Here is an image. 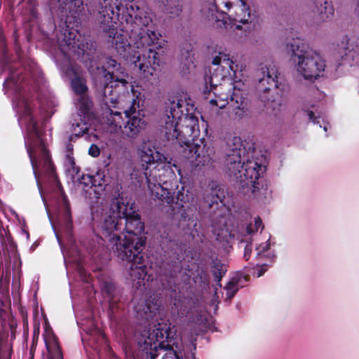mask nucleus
I'll use <instances>...</instances> for the list:
<instances>
[{
	"label": "nucleus",
	"mask_w": 359,
	"mask_h": 359,
	"mask_svg": "<svg viewBox=\"0 0 359 359\" xmlns=\"http://www.w3.org/2000/svg\"><path fill=\"white\" fill-rule=\"evenodd\" d=\"M43 339L48 359H63V355L59 346L57 339L52 329L47 324H46L44 328Z\"/></svg>",
	"instance_id": "nucleus-18"
},
{
	"label": "nucleus",
	"mask_w": 359,
	"mask_h": 359,
	"mask_svg": "<svg viewBox=\"0 0 359 359\" xmlns=\"http://www.w3.org/2000/svg\"><path fill=\"white\" fill-rule=\"evenodd\" d=\"M163 6V11L172 16L178 15L182 11V7L178 0H159Z\"/></svg>",
	"instance_id": "nucleus-23"
},
{
	"label": "nucleus",
	"mask_w": 359,
	"mask_h": 359,
	"mask_svg": "<svg viewBox=\"0 0 359 359\" xmlns=\"http://www.w3.org/2000/svg\"><path fill=\"white\" fill-rule=\"evenodd\" d=\"M229 146L225 159V167L229 175H233L242 187L252 189L255 196L265 201L271 197V191L266 186L259 187L258 182L265 171L263 158L249 160V153L246 151L241 139L234 137Z\"/></svg>",
	"instance_id": "nucleus-7"
},
{
	"label": "nucleus",
	"mask_w": 359,
	"mask_h": 359,
	"mask_svg": "<svg viewBox=\"0 0 359 359\" xmlns=\"http://www.w3.org/2000/svg\"><path fill=\"white\" fill-rule=\"evenodd\" d=\"M135 311H136L137 313H140V312H141V309L139 307V306H138V305L135 306Z\"/></svg>",
	"instance_id": "nucleus-40"
},
{
	"label": "nucleus",
	"mask_w": 359,
	"mask_h": 359,
	"mask_svg": "<svg viewBox=\"0 0 359 359\" xmlns=\"http://www.w3.org/2000/svg\"><path fill=\"white\" fill-rule=\"evenodd\" d=\"M169 320L161 319L159 322L142 332L138 339L139 344L151 357L155 356L161 349L166 351L162 359H177L175 351L169 344L172 338Z\"/></svg>",
	"instance_id": "nucleus-11"
},
{
	"label": "nucleus",
	"mask_w": 359,
	"mask_h": 359,
	"mask_svg": "<svg viewBox=\"0 0 359 359\" xmlns=\"http://www.w3.org/2000/svg\"><path fill=\"white\" fill-rule=\"evenodd\" d=\"M270 238L257 245L255 248L257 258H265L269 261H273L276 257V255L273 250L270 249Z\"/></svg>",
	"instance_id": "nucleus-22"
},
{
	"label": "nucleus",
	"mask_w": 359,
	"mask_h": 359,
	"mask_svg": "<svg viewBox=\"0 0 359 359\" xmlns=\"http://www.w3.org/2000/svg\"><path fill=\"white\" fill-rule=\"evenodd\" d=\"M100 226L102 236L111 245L116 255L130 264L128 276L133 287L143 292L151 287V275H148L144 257L142 253L145 245L144 223L135 208V203L127 197L119 195L110 205L101 204Z\"/></svg>",
	"instance_id": "nucleus-1"
},
{
	"label": "nucleus",
	"mask_w": 359,
	"mask_h": 359,
	"mask_svg": "<svg viewBox=\"0 0 359 359\" xmlns=\"http://www.w3.org/2000/svg\"><path fill=\"white\" fill-rule=\"evenodd\" d=\"M140 95L141 93L139 90L132 87L131 91L126 92L125 95L128 101L131 102L129 109L124 110L125 116L128 118L127 125L124 128L126 134L129 137H136L146 126L144 111L137 109L139 108Z\"/></svg>",
	"instance_id": "nucleus-13"
},
{
	"label": "nucleus",
	"mask_w": 359,
	"mask_h": 359,
	"mask_svg": "<svg viewBox=\"0 0 359 359\" xmlns=\"http://www.w3.org/2000/svg\"><path fill=\"white\" fill-rule=\"evenodd\" d=\"M316 93H317L318 94H319L320 97H323V95H322V93H320L318 90H316Z\"/></svg>",
	"instance_id": "nucleus-42"
},
{
	"label": "nucleus",
	"mask_w": 359,
	"mask_h": 359,
	"mask_svg": "<svg viewBox=\"0 0 359 359\" xmlns=\"http://www.w3.org/2000/svg\"><path fill=\"white\" fill-rule=\"evenodd\" d=\"M213 231L217 241H225L226 243H229V239L235 236L234 233L229 231V229H226V226L217 228V226H214Z\"/></svg>",
	"instance_id": "nucleus-26"
},
{
	"label": "nucleus",
	"mask_w": 359,
	"mask_h": 359,
	"mask_svg": "<svg viewBox=\"0 0 359 359\" xmlns=\"http://www.w3.org/2000/svg\"><path fill=\"white\" fill-rule=\"evenodd\" d=\"M77 268H78L79 272L81 273V275H82L83 271H82L81 267L79 264H78Z\"/></svg>",
	"instance_id": "nucleus-41"
},
{
	"label": "nucleus",
	"mask_w": 359,
	"mask_h": 359,
	"mask_svg": "<svg viewBox=\"0 0 359 359\" xmlns=\"http://www.w3.org/2000/svg\"><path fill=\"white\" fill-rule=\"evenodd\" d=\"M252 252V245H246L245 250H244V257L246 259V260H248L250 257V254Z\"/></svg>",
	"instance_id": "nucleus-37"
},
{
	"label": "nucleus",
	"mask_w": 359,
	"mask_h": 359,
	"mask_svg": "<svg viewBox=\"0 0 359 359\" xmlns=\"http://www.w3.org/2000/svg\"><path fill=\"white\" fill-rule=\"evenodd\" d=\"M64 205V212L62 218L58 219L57 226L52 224L53 230L55 231V236L57 237V241L60 248L62 249V252H64L62 244V238L63 236L69 237L71 234V231L72 228V219H71V214L69 206L66 201V199L63 200ZM64 254L65 262L67 264V262H71L72 259L70 258H67V255Z\"/></svg>",
	"instance_id": "nucleus-17"
},
{
	"label": "nucleus",
	"mask_w": 359,
	"mask_h": 359,
	"mask_svg": "<svg viewBox=\"0 0 359 359\" xmlns=\"http://www.w3.org/2000/svg\"><path fill=\"white\" fill-rule=\"evenodd\" d=\"M78 324L85 332V334L82 335V341L84 344L95 349L100 344L104 341V335L95 324L93 317L88 316L81 318Z\"/></svg>",
	"instance_id": "nucleus-16"
},
{
	"label": "nucleus",
	"mask_w": 359,
	"mask_h": 359,
	"mask_svg": "<svg viewBox=\"0 0 359 359\" xmlns=\"http://www.w3.org/2000/svg\"><path fill=\"white\" fill-rule=\"evenodd\" d=\"M267 270V264L266 263L262 264L260 265L257 264V266L254 269V275L256 277L262 276Z\"/></svg>",
	"instance_id": "nucleus-33"
},
{
	"label": "nucleus",
	"mask_w": 359,
	"mask_h": 359,
	"mask_svg": "<svg viewBox=\"0 0 359 359\" xmlns=\"http://www.w3.org/2000/svg\"><path fill=\"white\" fill-rule=\"evenodd\" d=\"M100 154V148L95 144H91L88 149V154L92 157H97Z\"/></svg>",
	"instance_id": "nucleus-34"
},
{
	"label": "nucleus",
	"mask_w": 359,
	"mask_h": 359,
	"mask_svg": "<svg viewBox=\"0 0 359 359\" xmlns=\"http://www.w3.org/2000/svg\"><path fill=\"white\" fill-rule=\"evenodd\" d=\"M104 116L107 118L106 124L109 133H118L121 130L123 119L120 111H113L108 107L104 112Z\"/></svg>",
	"instance_id": "nucleus-20"
},
{
	"label": "nucleus",
	"mask_w": 359,
	"mask_h": 359,
	"mask_svg": "<svg viewBox=\"0 0 359 359\" xmlns=\"http://www.w3.org/2000/svg\"><path fill=\"white\" fill-rule=\"evenodd\" d=\"M334 14V7L331 3L325 1L324 6L320 11L321 18L323 20L329 19Z\"/></svg>",
	"instance_id": "nucleus-31"
},
{
	"label": "nucleus",
	"mask_w": 359,
	"mask_h": 359,
	"mask_svg": "<svg viewBox=\"0 0 359 359\" xmlns=\"http://www.w3.org/2000/svg\"><path fill=\"white\" fill-rule=\"evenodd\" d=\"M138 154L143 175L137 176L135 171H133L131 176L138 181L143 177L147 180L148 190L154 200L168 204L175 203L181 207L193 201V193L188 189L185 190L184 186L178 190L176 196H173V191L178 187V180L172 167L182 177L181 170L175 164L172 165L168 161L167 158L158 150L154 142H143L138 148Z\"/></svg>",
	"instance_id": "nucleus-5"
},
{
	"label": "nucleus",
	"mask_w": 359,
	"mask_h": 359,
	"mask_svg": "<svg viewBox=\"0 0 359 359\" xmlns=\"http://www.w3.org/2000/svg\"><path fill=\"white\" fill-rule=\"evenodd\" d=\"M221 219H222V220L219 221V223H222L223 222V220L224 219L223 217Z\"/></svg>",
	"instance_id": "nucleus-44"
},
{
	"label": "nucleus",
	"mask_w": 359,
	"mask_h": 359,
	"mask_svg": "<svg viewBox=\"0 0 359 359\" xmlns=\"http://www.w3.org/2000/svg\"><path fill=\"white\" fill-rule=\"evenodd\" d=\"M211 203H210V208H212L214 204L218 207L225 206V198L224 191L219 189H212L211 191Z\"/></svg>",
	"instance_id": "nucleus-25"
},
{
	"label": "nucleus",
	"mask_w": 359,
	"mask_h": 359,
	"mask_svg": "<svg viewBox=\"0 0 359 359\" xmlns=\"http://www.w3.org/2000/svg\"><path fill=\"white\" fill-rule=\"evenodd\" d=\"M4 68L9 70V76L4 83L5 93L11 97L19 124L25 130V146L38 188L41 194L42 183L57 182L55 168L33 111L34 103L30 96L28 81L25 76H22V71L13 70L7 61L2 67L0 66V74L3 73Z\"/></svg>",
	"instance_id": "nucleus-3"
},
{
	"label": "nucleus",
	"mask_w": 359,
	"mask_h": 359,
	"mask_svg": "<svg viewBox=\"0 0 359 359\" xmlns=\"http://www.w3.org/2000/svg\"><path fill=\"white\" fill-rule=\"evenodd\" d=\"M323 127L324 130L326 132V131H327L328 128H330V124L328 123H325Z\"/></svg>",
	"instance_id": "nucleus-39"
},
{
	"label": "nucleus",
	"mask_w": 359,
	"mask_h": 359,
	"mask_svg": "<svg viewBox=\"0 0 359 359\" xmlns=\"http://www.w3.org/2000/svg\"><path fill=\"white\" fill-rule=\"evenodd\" d=\"M212 65L216 68L211 74L209 81L210 92L214 97L210 98L209 102L212 107L219 109L224 108L229 104L232 112L239 118H243L247 113V102H245L246 84L241 77L243 74L236 73L237 65L229 55L222 48L212 55Z\"/></svg>",
	"instance_id": "nucleus-6"
},
{
	"label": "nucleus",
	"mask_w": 359,
	"mask_h": 359,
	"mask_svg": "<svg viewBox=\"0 0 359 359\" xmlns=\"http://www.w3.org/2000/svg\"><path fill=\"white\" fill-rule=\"evenodd\" d=\"M81 38L78 30L73 28L65 29L58 36L60 54L56 57V62L62 75L71 80L72 88L76 94V109L86 114L91 108L92 102L86 94L88 88L79 69L70 60V53H75L76 48L83 50V44L80 41Z\"/></svg>",
	"instance_id": "nucleus-8"
},
{
	"label": "nucleus",
	"mask_w": 359,
	"mask_h": 359,
	"mask_svg": "<svg viewBox=\"0 0 359 359\" xmlns=\"http://www.w3.org/2000/svg\"><path fill=\"white\" fill-rule=\"evenodd\" d=\"M241 287L243 285L240 283V280L237 277L232 278L224 287L225 300H231Z\"/></svg>",
	"instance_id": "nucleus-24"
},
{
	"label": "nucleus",
	"mask_w": 359,
	"mask_h": 359,
	"mask_svg": "<svg viewBox=\"0 0 359 359\" xmlns=\"http://www.w3.org/2000/svg\"><path fill=\"white\" fill-rule=\"evenodd\" d=\"M76 2H75V6L79 7L80 5H82L83 4V0H75Z\"/></svg>",
	"instance_id": "nucleus-38"
},
{
	"label": "nucleus",
	"mask_w": 359,
	"mask_h": 359,
	"mask_svg": "<svg viewBox=\"0 0 359 359\" xmlns=\"http://www.w3.org/2000/svg\"><path fill=\"white\" fill-rule=\"evenodd\" d=\"M114 289V285L109 283H105L102 287L103 292L105 293L106 294H107V296H108L110 306H111V304H112L111 303L112 297L111 296L112 295V292H113Z\"/></svg>",
	"instance_id": "nucleus-32"
},
{
	"label": "nucleus",
	"mask_w": 359,
	"mask_h": 359,
	"mask_svg": "<svg viewBox=\"0 0 359 359\" xmlns=\"http://www.w3.org/2000/svg\"><path fill=\"white\" fill-rule=\"evenodd\" d=\"M155 309H157L156 307H153V306H149V305H146L142 309V312L145 315V318H147L149 317V316L147 315V313H151V314L154 315L155 314Z\"/></svg>",
	"instance_id": "nucleus-36"
},
{
	"label": "nucleus",
	"mask_w": 359,
	"mask_h": 359,
	"mask_svg": "<svg viewBox=\"0 0 359 359\" xmlns=\"http://www.w3.org/2000/svg\"><path fill=\"white\" fill-rule=\"evenodd\" d=\"M222 3L224 4L228 10L234 4L235 15L232 18H227L224 12L218 11L215 0H210L203 8L208 20L214 22L216 27L228 29L229 26L230 28L235 27V29H240L241 26L239 23L245 25L251 21L249 8L243 0H229L226 2L222 1Z\"/></svg>",
	"instance_id": "nucleus-12"
},
{
	"label": "nucleus",
	"mask_w": 359,
	"mask_h": 359,
	"mask_svg": "<svg viewBox=\"0 0 359 359\" xmlns=\"http://www.w3.org/2000/svg\"><path fill=\"white\" fill-rule=\"evenodd\" d=\"M64 166L66 172L72 178H74L75 175L79 172V168L75 165L74 158L73 156V145L70 143L67 144L66 146Z\"/></svg>",
	"instance_id": "nucleus-21"
},
{
	"label": "nucleus",
	"mask_w": 359,
	"mask_h": 359,
	"mask_svg": "<svg viewBox=\"0 0 359 359\" xmlns=\"http://www.w3.org/2000/svg\"><path fill=\"white\" fill-rule=\"evenodd\" d=\"M4 284H5V285H6V284H7V280H4Z\"/></svg>",
	"instance_id": "nucleus-47"
},
{
	"label": "nucleus",
	"mask_w": 359,
	"mask_h": 359,
	"mask_svg": "<svg viewBox=\"0 0 359 359\" xmlns=\"http://www.w3.org/2000/svg\"><path fill=\"white\" fill-rule=\"evenodd\" d=\"M17 325L8 308H0V359H11L12 341L15 338Z\"/></svg>",
	"instance_id": "nucleus-14"
},
{
	"label": "nucleus",
	"mask_w": 359,
	"mask_h": 359,
	"mask_svg": "<svg viewBox=\"0 0 359 359\" xmlns=\"http://www.w3.org/2000/svg\"><path fill=\"white\" fill-rule=\"evenodd\" d=\"M97 74L95 76L96 85L102 87L104 102L109 107L112 104H120L121 97L118 98L113 95V91L118 88L126 89V91H131L134 86L130 84L126 78L128 74L120 64L111 58H107L104 67L97 68ZM115 107V105H114Z\"/></svg>",
	"instance_id": "nucleus-9"
},
{
	"label": "nucleus",
	"mask_w": 359,
	"mask_h": 359,
	"mask_svg": "<svg viewBox=\"0 0 359 359\" xmlns=\"http://www.w3.org/2000/svg\"><path fill=\"white\" fill-rule=\"evenodd\" d=\"M133 0H102L100 2L96 18L102 29L109 32V36L114 34L111 43L117 53L123 57L131 61L135 67L144 74L153 76L159 67L158 53L151 46L156 48H163L166 41L160 39L161 35L155 31L142 29L137 37L133 36L132 45L121 34L114 32V25L118 20L119 15L135 18V23L143 27H149L152 22L150 13L142 11L137 13L139 7Z\"/></svg>",
	"instance_id": "nucleus-2"
},
{
	"label": "nucleus",
	"mask_w": 359,
	"mask_h": 359,
	"mask_svg": "<svg viewBox=\"0 0 359 359\" xmlns=\"http://www.w3.org/2000/svg\"><path fill=\"white\" fill-rule=\"evenodd\" d=\"M107 182V180H106V177L104 175V172L99 170L95 175L92 177L91 183L93 186L90 187V189H93V187H97L99 191H103L104 184Z\"/></svg>",
	"instance_id": "nucleus-27"
},
{
	"label": "nucleus",
	"mask_w": 359,
	"mask_h": 359,
	"mask_svg": "<svg viewBox=\"0 0 359 359\" xmlns=\"http://www.w3.org/2000/svg\"><path fill=\"white\" fill-rule=\"evenodd\" d=\"M259 229H263L264 226L262 224V222L261 219L259 217L254 218V224L252 223L248 224L243 232V236H245L246 235H251L254 233L255 232L257 231Z\"/></svg>",
	"instance_id": "nucleus-28"
},
{
	"label": "nucleus",
	"mask_w": 359,
	"mask_h": 359,
	"mask_svg": "<svg viewBox=\"0 0 359 359\" xmlns=\"http://www.w3.org/2000/svg\"><path fill=\"white\" fill-rule=\"evenodd\" d=\"M194 106L186 93H177L169 100L168 109L161 118V126L168 140H177L180 152L196 167H209L214 150L203 138L192 143L200 134L198 118L192 114Z\"/></svg>",
	"instance_id": "nucleus-4"
},
{
	"label": "nucleus",
	"mask_w": 359,
	"mask_h": 359,
	"mask_svg": "<svg viewBox=\"0 0 359 359\" xmlns=\"http://www.w3.org/2000/svg\"><path fill=\"white\" fill-rule=\"evenodd\" d=\"M227 269L226 266L224 264H221L219 262H215L214 265V275L216 280L218 282V285L221 287V284L219 283L222 277L226 273Z\"/></svg>",
	"instance_id": "nucleus-30"
},
{
	"label": "nucleus",
	"mask_w": 359,
	"mask_h": 359,
	"mask_svg": "<svg viewBox=\"0 0 359 359\" xmlns=\"http://www.w3.org/2000/svg\"><path fill=\"white\" fill-rule=\"evenodd\" d=\"M93 191H94V192L95 193V194H98L97 192H98L99 191H97V190H95H95H93Z\"/></svg>",
	"instance_id": "nucleus-45"
},
{
	"label": "nucleus",
	"mask_w": 359,
	"mask_h": 359,
	"mask_svg": "<svg viewBox=\"0 0 359 359\" xmlns=\"http://www.w3.org/2000/svg\"><path fill=\"white\" fill-rule=\"evenodd\" d=\"M0 284L1 285H3V278L1 277V279H0Z\"/></svg>",
	"instance_id": "nucleus-43"
},
{
	"label": "nucleus",
	"mask_w": 359,
	"mask_h": 359,
	"mask_svg": "<svg viewBox=\"0 0 359 359\" xmlns=\"http://www.w3.org/2000/svg\"><path fill=\"white\" fill-rule=\"evenodd\" d=\"M349 39L347 36H345L343 37V39L341 41V48L344 49L346 53L344 56H342L343 60L344 61H347L348 63L351 62V61L354 60L355 57V52L349 50Z\"/></svg>",
	"instance_id": "nucleus-29"
},
{
	"label": "nucleus",
	"mask_w": 359,
	"mask_h": 359,
	"mask_svg": "<svg viewBox=\"0 0 359 359\" xmlns=\"http://www.w3.org/2000/svg\"><path fill=\"white\" fill-rule=\"evenodd\" d=\"M258 86L259 91L263 92L260 95V99L265 103L268 107L273 108L272 104L275 100L272 97H269L270 90L272 87H277L278 69L276 65L268 61L261 65L258 69Z\"/></svg>",
	"instance_id": "nucleus-15"
},
{
	"label": "nucleus",
	"mask_w": 359,
	"mask_h": 359,
	"mask_svg": "<svg viewBox=\"0 0 359 359\" xmlns=\"http://www.w3.org/2000/svg\"><path fill=\"white\" fill-rule=\"evenodd\" d=\"M91 108L89 109L88 113H82L78 110V114L72 123V133L73 135L76 137L82 136L85 134L91 135L90 124L89 123L90 118Z\"/></svg>",
	"instance_id": "nucleus-19"
},
{
	"label": "nucleus",
	"mask_w": 359,
	"mask_h": 359,
	"mask_svg": "<svg viewBox=\"0 0 359 359\" xmlns=\"http://www.w3.org/2000/svg\"><path fill=\"white\" fill-rule=\"evenodd\" d=\"M290 60L297 76L313 81L324 74L325 61L317 51L304 45H288Z\"/></svg>",
	"instance_id": "nucleus-10"
},
{
	"label": "nucleus",
	"mask_w": 359,
	"mask_h": 359,
	"mask_svg": "<svg viewBox=\"0 0 359 359\" xmlns=\"http://www.w3.org/2000/svg\"><path fill=\"white\" fill-rule=\"evenodd\" d=\"M215 296H217V297L218 298V296H217V290H215Z\"/></svg>",
	"instance_id": "nucleus-46"
},
{
	"label": "nucleus",
	"mask_w": 359,
	"mask_h": 359,
	"mask_svg": "<svg viewBox=\"0 0 359 359\" xmlns=\"http://www.w3.org/2000/svg\"><path fill=\"white\" fill-rule=\"evenodd\" d=\"M304 107L306 108V106H304ZM304 111L306 112V115L311 121L316 124L320 123V121L315 116L313 111L309 110L307 109H304Z\"/></svg>",
	"instance_id": "nucleus-35"
}]
</instances>
